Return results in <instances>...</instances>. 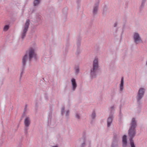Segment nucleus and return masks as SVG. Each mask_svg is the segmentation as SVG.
I'll return each instance as SVG.
<instances>
[{
  "label": "nucleus",
  "instance_id": "nucleus-1",
  "mask_svg": "<svg viewBox=\"0 0 147 147\" xmlns=\"http://www.w3.org/2000/svg\"><path fill=\"white\" fill-rule=\"evenodd\" d=\"M136 125V121L135 120H132L131 124V126L128 131V134L131 138L134 137L136 134L135 130Z\"/></svg>",
  "mask_w": 147,
  "mask_h": 147
},
{
  "label": "nucleus",
  "instance_id": "nucleus-2",
  "mask_svg": "<svg viewBox=\"0 0 147 147\" xmlns=\"http://www.w3.org/2000/svg\"><path fill=\"white\" fill-rule=\"evenodd\" d=\"M79 141L81 144V147H84L87 144H90V142L89 141L85 135H84L80 138Z\"/></svg>",
  "mask_w": 147,
  "mask_h": 147
},
{
  "label": "nucleus",
  "instance_id": "nucleus-3",
  "mask_svg": "<svg viewBox=\"0 0 147 147\" xmlns=\"http://www.w3.org/2000/svg\"><path fill=\"white\" fill-rule=\"evenodd\" d=\"M29 22L30 20H26L22 35V38H23L26 36V33L27 32L29 27Z\"/></svg>",
  "mask_w": 147,
  "mask_h": 147
},
{
  "label": "nucleus",
  "instance_id": "nucleus-4",
  "mask_svg": "<svg viewBox=\"0 0 147 147\" xmlns=\"http://www.w3.org/2000/svg\"><path fill=\"white\" fill-rule=\"evenodd\" d=\"M98 59L97 58H95L93 61V69L91 70V75L92 76H93L96 70L97 69L98 67Z\"/></svg>",
  "mask_w": 147,
  "mask_h": 147
},
{
  "label": "nucleus",
  "instance_id": "nucleus-5",
  "mask_svg": "<svg viewBox=\"0 0 147 147\" xmlns=\"http://www.w3.org/2000/svg\"><path fill=\"white\" fill-rule=\"evenodd\" d=\"M144 93V89L143 88H140L138 91V94L137 97V99L139 101L143 97Z\"/></svg>",
  "mask_w": 147,
  "mask_h": 147
},
{
  "label": "nucleus",
  "instance_id": "nucleus-6",
  "mask_svg": "<svg viewBox=\"0 0 147 147\" xmlns=\"http://www.w3.org/2000/svg\"><path fill=\"white\" fill-rule=\"evenodd\" d=\"M29 60L33 57L36 58V54L34 52V50L32 48H30L29 50Z\"/></svg>",
  "mask_w": 147,
  "mask_h": 147
},
{
  "label": "nucleus",
  "instance_id": "nucleus-7",
  "mask_svg": "<svg viewBox=\"0 0 147 147\" xmlns=\"http://www.w3.org/2000/svg\"><path fill=\"white\" fill-rule=\"evenodd\" d=\"M134 38L135 42L137 43L138 44L142 42L140 38L139 34L136 33L134 34Z\"/></svg>",
  "mask_w": 147,
  "mask_h": 147
},
{
  "label": "nucleus",
  "instance_id": "nucleus-8",
  "mask_svg": "<svg viewBox=\"0 0 147 147\" xmlns=\"http://www.w3.org/2000/svg\"><path fill=\"white\" fill-rule=\"evenodd\" d=\"M24 123L25 126L24 130L26 131L28 129V127H29L30 124V120H24Z\"/></svg>",
  "mask_w": 147,
  "mask_h": 147
},
{
  "label": "nucleus",
  "instance_id": "nucleus-9",
  "mask_svg": "<svg viewBox=\"0 0 147 147\" xmlns=\"http://www.w3.org/2000/svg\"><path fill=\"white\" fill-rule=\"evenodd\" d=\"M127 136L126 135H124L123 136L122 138V141L123 142V146H125L127 144V141L126 140Z\"/></svg>",
  "mask_w": 147,
  "mask_h": 147
},
{
  "label": "nucleus",
  "instance_id": "nucleus-10",
  "mask_svg": "<svg viewBox=\"0 0 147 147\" xmlns=\"http://www.w3.org/2000/svg\"><path fill=\"white\" fill-rule=\"evenodd\" d=\"M71 81L72 83L73 89V90H74L77 86V84L74 78H73L71 80Z\"/></svg>",
  "mask_w": 147,
  "mask_h": 147
},
{
  "label": "nucleus",
  "instance_id": "nucleus-11",
  "mask_svg": "<svg viewBox=\"0 0 147 147\" xmlns=\"http://www.w3.org/2000/svg\"><path fill=\"white\" fill-rule=\"evenodd\" d=\"M98 4H97L94 5V7L93 9V13L94 14H96L98 8Z\"/></svg>",
  "mask_w": 147,
  "mask_h": 147
},
{
  "label": "nucleus",
  "instance_id": "nucleus-12",
  "mask_svg": "<svg viewBox=\"0 0 147 147\" xmlns=\"http://www.w3.org/2000/svg\"><path fill=\"white\" fill-rule=\"evenodd\" d=\"M123 78L122 77L121 79V83L120 84V90L121 91H122L123 89Z\"/></svg>",
  "mask_w": 147,
  "mask_h": 147
},
{
  "label": "nucleus",
  "instance_id": "nucleus-13",
  "mask_svg": "<svg viewBox=\"0 0 147 147\" xmlns=\"http://www.w3.org/2000/svg\"><path fill=\"white\" fill-rule=\"evenodd\" d=\"M28 56L27 54L25 55L22 59V64L24 65L26 64V62Z\"/></svg>",
  "mask_w": 147,
  "mask_h": 147
},
{
  "label": "nucleus",
  "instance_id": "nucleus-14",
  "mask_svg": "<svg viewBox=\"0 0 147 147\" xmlns=\"http://www.w3.org/2000/svg\"><path fill=\"white\" fill-rule=\"evenodd\" d=\"M9 26L8 25H5L3 28V30L4 31H7L9 28Z\"/></svg>",
  "mask_w": 147,
  "mask_h": 147
},
{
  "label": "nucleus",
  "instance_id": "nucleus-15",
  "mask_svg": "<svg viewBox=\"0 0 147 147\" xmlns=\"http://www.w3.org/2000/svg\"><path fill=\"white\" fill-rule=\"evenodd\" d=\"M107 126L108 127H109L112 122V120H107Z\"/></svg>",
  "mask_w": 147,
  "mask_h": 147
},
{
  "label": "nucleus",
  "instance_id": "nucleus-16",
  "mask_svg": "<svg viewBox=\"0 0 147 147\" xmlns=\"http://www.w3.org/2000/svg\"><path fill=\"white\" fill-rule=\"evenodd\" d=\"M40 0H35L34 2V5L36 6L39 3Z\"/></svg>",
  "mask_w": 147,
  "mask_h": 147
},
{
  "label": "nucleus",
  "instance_id": "nucleus-17",
  "mask_svg": "<svg viewBox=\"0 0 147 147\" xmlns=\"http://www.w3.org/2000/svg\"><path fill=\"white\" fill-rule=\"evenodd\" d=\"M64 107H63L61 109V114L62 115H63L64 111Z\"/></svg>",
  "mask_w": 147,
  "mask_h": 147
},
{
  "label": "nucleus",
  "instance_id": "nucleus-18",
  "mask_svg": "<svg viewBox=\"0 0 147 147\" xmlns=\"http://www.w3.org/2000/svg\"><path fill=\"white\" fill-rule=\"evenodd\" d=\"M95 113L94 112H93L92 115V117L93 119H94L95 117Z\"/></svg>",
  "mask_w": 147,
  "mask_h": 147
},
{
  "label": "nucleus",
  "instance_id": "nucleus-19",
  "mask_svg": "<svg viewBox=\"0 0 147 147\" xmlns=\"http://www.w3.org/2000/svg\"><path fill=\"white\" fill-rule=\"evenodd\" d=\"M116 145H117V144H115L113 142V143L111 145V147H116Z\"/></svg>",
  "mask_w": 147,
  "mask_h": 147
},
{
  "label": "nucleus",
  "instance_id": "nucleus-20",
  "mask_svg": "<svg viewBox=\"0 0 147 147\" xmlns=\"http://www.w3.org/2000/svg\"><path fill=\"white\" fill-rule=\"evenodd\" d=\"M130 144H131V147H135V146L133 142H132V141H131Z\"/></svg>",
  "mask_w": 147,
  "mask_h": 147
},
{
  "label": "nucleus",
  "instance_id": "nucleus-21",
  "mask_svg": "<svg viewBox=\"0 0 147 147\" xmlns=\"http://www.w3.org/2000/svg\"><path fill=\"white\" fill-rule=\"evenodd\" d=\"M69 110H67V111H66L65 113L66 116H67L69 115Z\"/></svg>",
  "mask_w": 147,
  "mask_h": 147
},
{
  "label": "nucleus",
  "instance_id": "nucleus-22",
  "mask_svg": "<svg viewBox=\"0 0 147 147\" xmlns=\"http://www.w3.org/2000/svg\"><path fill=\"white\" fill-rule=\"evenodd\" d=\"M79 69L78 68L76 69V71L77 73H78L79 72Z\"/></svg>",
  "mask_w": 147,
  "mask_h": 147
},
{
  "label": "nucleus",
  "instance_id": "nucleus-23",
  "mask_svg": "<svg viewBox=\"0 0 147 147\" xmlns=\"http://www.w3.org/2000/svg\"><path fill=\"white\" fill-rule=\"evenodd\" d=\"M76 117H77V119H79L80 118L79 116L78 115H76Z\"/></svg>",
  "mask_w": 147,
  "mask_h": 147
},
{
  "label": "nucleus",
  "instance_id": "nucleus-24",
  "mask_svg": "<svg viewBox=\"0 0 147 147\" xmlns=\"http://www.w3.org/2000/svg\"><path fill=\"white\" fill-rule=\"evenodd\" d=\"M51 147H58V146L57 145H55V146H53Z\"/></svg>",
  "mask_w": 147,
  "mask_h": 147
},
{
  "label": "nucleus",
  "instance_id": "nucleus-25",
  "mask_svg": "<svg viewBox=\"0 0 147 147\" xmlns=\"http://www.w3.org/2000/svg\"><path fill=\"white\" fill-rule=\"evenodd\" d=\"M25 112H24V113H23V116H22V117H24V116L25 115Z\"/></svg>",
  "mask_w": 147,
  "mask_h": 147
},
{
  "label": "nucleus",
  "instance_id": "nucleus-26",
  "mask_svg": "<svg viewBox=\"0 0 147 147\" xmlns=\"http://www.w3.org/2000/svg\"><path fill=\"white\" fill-rule=\"evenodd\" d=\"M116 26H117V23H115V25H114V27H116Z\"/></svg>",
  "mask_w": 147,
  "mask_h": 147
},
{
  "label": "nucleus",
  "instance_id": "nucleus-27",
  "mask_svg": "<svg viewBox=\"0 0 147 147\" xmlns=\"http://www.w3.org/2000/svg\"><path fill=\"white\" fill-rule=\"evenodd\" d=\"M114 108V106H113V107H111V109H113Z\"/></svg>",
  "mask_w": 147,
  "mask_h": 147
},
{
  "label": "nucleus",
  "instance_id": "nucleus-28",
  "mask_svg": "<svg viewBox=\"0 0 147 147\" xmlns=\"http://www.w3.org/2000/svg\"><path fill=\"white\" fill-rule=\"evenodd\" d=\"M29 119V118H28V117H26L25 119L27 120V119Z\"/></svg>",
  "mask_w": 147,
  "mask_h": 147
},
{
  "label": "nucleus",
  "instance_id": "nucleus-29",
  "mask_svg": "<svg viewBox=\"0 0 147 147\" xmlns=\"http://www.w3.org/2000/svg\"><path fill=\"white\" fill-rule=\"evenodd\" d=\"M145 0H143V1H145Z\"/></svg>",
  "mask_w": 147,
  "mask_h": 147
}]
</instances>
